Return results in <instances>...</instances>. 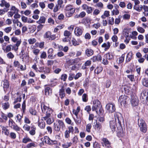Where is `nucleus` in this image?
I'll use <instances>...</instances> for the list:
<instances>
[{
  "instance_id": "obj_1",
  "label": "nucleus",
  "mask_w": 148,
  "mask_h": 148,
  "mask_svg": "<svg viewBox=\"0 0 148 148\" xmlns=\"http://www.w3.org/2000/svg\"><path fill=\"white\" fill-rule=\"evenodd\" d=\"M93 104L92 110L95 111L97 114L98 113L99 110L100 113H102L103 110L100 102L98 100H95L93 101Z\"/></svg>"
},
{
  "instance_id": "obj_2",
  "label": "nucleus",
  "mask_w": 148,
  "mask_h": 148,
  "mask_svg": "<svg viewBox=\"0 0 148 148\" xmlns=\"http://www.w3.org/2000/svg\"><path fill=\"white\" fill-rule=\"evenodd\" d=\"M75 10V8L71 5H67L65 7L64 10L66 16L67 17H69L72 16Z\"/></svg>"
},
{
  "instance_id": "obj_3",
  "label": "nucleus",
  "mask_w": 148,
  "mask_h": 148,
  "mask_svg": "<svg viewBox=\"0 0 148 148\" xmlns=\"http://www.w3.org/2000/svg\"><path fill=\"white\" fill-rule=\"evenodd\" d=\"M65 127V125L64 122L60 120H58L54 123V130L57 132H59L61 127L63 128Z\"/></svg>"
},
{
  "instance_id": "obj_4",
  "label": "nucleus",
  "mask_w": 148,
  "mask_h": 148,
  "mask_svg": "<svg viewBox=\"0 0 148 148\" xmlns=\"http://www.w3.org/2000/svg\"><path fill=\"white\" fill-rule=\"evenodd\" d=\"M41 108L42 112L45 113L46 116H51V114L53 112L51 108L46 106L44 104H41Z\"/></svg>"
},
{
  "instance_id": "obj_5",
  "label": "nucleus",
  "mask_w": 148,
  "mask_h": 148,
  "mask_svg": "<svg viewBox=\"0 0 148 148\" xmlns=\"http://www.w3.org/2000/svg\"><path fill=\"white\" fill-rule=\"evenodd\" d=\"M138 124L141 131L145 133L147 130V127L145 121L142 119H139L138 120Z\"/></svg>"
},
{
  "instance_id": "obj_6",
  "label": "nucleus",
  "mask_w": 148,
  "mask_h": 148,
  "mask_svg": "<svg viewBox=\"0 0 148 148\" xmlns=\"http://www.w3.org/2000/svg\"><path fill=\"white\" fill-rule=\"evenodd\" d=\"M128 100V97L125 95H122L120 96L119 99V102L121 106H125L127 104Z\"/></svg>"
},
{
  "instance_id": "obj_7",
  "label": "nucleus",
  "mask_w": 148,
  "mask_h": 148,
  "mask_svg": "<svg viewBox=\"0 0 148 148\" xmlns=\"http://www.w3.org/2000/svg\"><path fill=\"white\" fill-rule=\"evenodd\" d=\"M139 100L137 96L134 95L131 96V103L132 106H137Z\"/></svg>"
},
{
  "instance_id": "obj_8",
  "label": "nucleus",
  "mask_w": 148,
  "mask_h": 148,
  "mask_svg": "<svg viewBox=\"0 0 148 148\" xmlns=\"http://www.w3.org/2000/svg\"><path fill=\"white\" fill-rule=\"evenodd\" d=\"M106 109L109 113H112L115 110V105L113 103H109L106 106Z\"/></svg>"
},
{
  "instance_id": "obj_9",
  "label": "nucleus",
  "mask_w": 148,
  "mask_h": 148,
  "mask_svg": "<svg viewBox=\"0 0 148 148\" xmlns=\"http://www.w3.org/2000/svg\"><path fill=\"white\" fill-rule=\"evenodd\" d=\"M44 37L45 38L48 39L49 40H54L56 38L55 34L51 35V32L48 31L46 32L44 35Z\"/></svg>"
},
{
  "instance_id": "obj_10",
  "label": "nucleus",
  "mask_w": 148,
  "mask_h": 148,
  "mask_svg": "<svg viewBox=\"0 0 148 148\" xmlns=\"http://www.w3.org/2000/svg\"><path fill=\"white\" fill-rule=\"evenodd\" d=\"M68 129L66 130L64 133V136L65 138H68L70 137V133H73L74 132L73 127L71 126L68 127Z\"/></svg>"
},
{
  "instance_id": "obj_11",
  "label": "nucleus",
  "mask_w": 148,
  "mask_h": 148,
  "mask_svg": "<svg viewBox=\"0 0 148 148\" xmlns=\"http://www.w3.org/2000/svg\"><path fill=\"white\" fill-rule=\"evenodd\" d=\"M12 22L13 24L12 28L14 30H15L17 28L16 25L17 26H18L19 27H21L23 26L22 23L19 21L18 19H13Z\"/></svg>"
},
{
  "instance_id": "obj_12",
  "label": "nucleus",
  "mask_w": 148,
  "mask_h": 148,
  "mask_svg": "<svg viewBox=\"0 0 148 148\" xmlns=\"http://www.w3.org/2000/svg\"><path fill=\"white\" fill-rule=\"evenodd\" d=\"M51 116H46L42 118V120H44L46 121L47 124L50 125L54 121V120L53 118L51 117Z\"/></svg>"
},
{
  "instance_id": "obj_13",
  "label": "nucleus",
  "mask_w": 148,
  "mask_h": 148,
  "mask_svg": "<svg viewBox=\"0 0 148 148\" xmlns=\"http://www.w3.org/2000/svg\"><path fill=\"white\" fill-rule=\"evenodd\" d=\"M114 121L117 122L119 125H121V121L123 120L121 114L119 112H117L114 114Z\"/></svg>"
},
{
  "instance_id": "obj_14",
  "label": "nucleus",
  "mask_w": 148,
  "mask_h": 148,
  "mask_svg": "<svg viewBox=\"0 0 148 148\" xmlns=\"http://www.w3.org/2000/svg\"><path fill=\"white\" fill-rule=\"evenodd\" d=\"M83 30L81 27H76L74 29V34L77 36H79L82 35Z\"/></svg>"
},
{
  "instance_id": "obj_15",
  "label": "nucleus",
  "mask_w": 148,
  "mask_h": 148,
  "mask_svg": "<svg viewBox=\"0 0 148 148\" xmlns=\"http://www.w3.org/2000/svg\"><path fill=\"white\" fill-rule=\"evenodd\" d=\"M21 44V41H18L16 44L14 45H10V51L11 49L15 51H17L18 49V47Z\"/></svg>"
},
{
  "instance_id": "obj_16",
  "label": "nucleus",
  "mask_w": 148,
  "mask_h": 148,
  "mask_svg": "<svg viewBox=\"0 0 148 148\" xmlns=\"http://www.w3.org/2000/svg\"><path fill=\"white\" fill-rule=\"evenodd\" d=\"M116 122L114 120L111 121L110 122V125L112 131L114 132L115 130Z\"/></svg>"
},
{
  "instance_id": "obj_17",
  "label": "nucleus",
  "mask_w": 148,
  "mask_h": 148,
  "mask_svg": "<svg viewBox=\"0 0 148 148\" xmlns=\"http://www.w3.org/2000/svg\"><path fill=\"white\" fill-rule=\"evenodd\" d=\"M131 32V29H130L125 28L123 31V35L125 38H129V33Z\"/></svg>"
},
{
  "instance_id": "obj_18",
  "label": "nucleus",
  "mask_w": 148,
  "mask_h": 148,
  "mask_svg": "<svg viewBox=\"0 0 148 148\" xmlns=\"http://www.w3.org/2000/svg\"><path fill=\"white\" fill-rule=\"evenodd\" d=\"M71 42L73 45L75 46L79 45L82 42V41L80 38H78L76 40L73 38L72 39Z\"/></svg>"
},
{
  "instance_id": "obj_19",
  "label": "nucleus",
  "mask_w": 148,
  "mask_h": 148,
  "mask_svg": "<svg viewBox=\"0 0 148 148\" xmlns=\"http://www.w3.org/2000/svg\"><path fill=\"white\" fill-rule=\"evenodd\" d=\"M141 97L144 100H147L148 99V92L147 90H144L141 95Z\"/></svg>"
},
{
  "instance_id": "obj_20",
  "label": "nucleus",
  "mask_w": 148,
  "mask_h": 148,
  "mask_svg": "<svg viewBox=\"0 0 148 148\" xmlns=\"http://www.w3.org/2000/svg\"><path fill=\"white\" fill-rule=\"evenodd\" d=\"M53 49L51 48L49 49L48 50L47 53L48 54V58H49L53 59L55 58L56 55H55L54 56H53Z\"/></svg>"
},
{
  "instance_id": "obj_21",
  "label": "nucleus",
  "mask_w": 148,
  "mask_h": 148,
  "mask_svg": "<svg viewBox=\"0 0 148 148\" xmlns=\"http://www.w3.org/2000/svg\"><path fill=\"white\" fill-rule=\"evenodd\" d=\"M3 88L4 91L6 92L8 91L9 89V84L8 82V81L6 79L4 80L3 81Z\"/></svg>"
},
{
  "instance_id": "obj_22",
  "label": "nucleus",
  "mask_w": 148,
  "mask_h": 148,
  "mask_svg": "<svg viewBox=\"0 0 148 148\" xmlns=\"http://www.w3.org/2000/svg\"><path fill=\"white\" fill-rule=\"evenodd\" d=\"M1 3L0 4V5L1 7H5L4 8L9 9V4L7 3L5 0H2L1 1Z\"/></svg>"
},
{
  "instance_id": "obj_23",
  "label": "nucleus",
  "mask_w": 148,
  "mask_h": 148,
  "mask_svg": "<svg viewBox=\"0 0 148 148\" xmlns=\"http://www.w3.org/2000/svg\"><path fill=\"white\" fill-rule=\"evenodd\" d=\"M18 11V10L15 6H12L10 9V16H12L14 14L17 13Z\"/></svg>"
},
{
  "instance_id": "obj_24",
  "label": "nucleus",
  "mask_w": 148,
  "mask_h": 148,
  "mask_svg": "<svg viewBox=\"0 0 148 148\" xmlns=\"http://www.w3.org/2000/svg\"><path fill=\"white\" fill-rule=\"evenodd\" d=\"M95 129L97 131L100 132L101 130V123L99 122H96V124L95 125Z\"/></svg>"
},
{
  "instance_id": "obj_25",
  "label": "nucleus",
  "mask_w": 148,
  "mask_h": 148,
  "mask_svg": "<svg viewBox=\"0 0 148 148\" xmlns=\"http://www.w3.org/2000/svg\"><path fill=\"white\" fill-rule=\"evenodd\" d=\"M45 94L46 96H48L52 94V91L50 87H46L45 89Z\"/></svg>"
},
{
  "instance_id": "obj_26",
  "label": "nucleus",
  "mask_w": 148,
  "mask_h": 148,
  "mask_svg": "<svg viewBox=\"0 0 148 148\" xmlns=\"http://www.w3.org/2000/svg\"><path fill=\"white\" fill-rule=\"evenodd\" d=\"M44 120L41 119V121L39 120L38 121V125L41 129H44L45 127V123L43 121Z\"/></svg>"
},
{
  "instance_id": "obj_27",
  "label": "nucleus",
  "mask_w": 148,
  "mask_h": 148,
  "mask_svg": "<svg viewBox=\"0 0 148 148\" xmlns=\"http://www.w3.org/2000/svg\"><path fill=\"white\" fill-rule=\"evenodd\" d=\"M93 50L90 49H87L85 51L86 54L88 57L92 56L93 54Z\"/></svg>"
},
{
  "instance_id": "obj_28",
  "label": "nucleus",
  "mask_w": 148,
  "mask_h": 148,
  "mask_svg": "<svg viewBox=\"0 0 148 148\" xmlns=\"http://www.w3.org/2000/svg\"><path fill=\"white\" fill-rule=\"evenodd\" d=\"M34 47V46L32 45L31 46V48L32 49V51L33 53L35 55L37 56L39 53L40 50L38 49L35 48Z\"/></svg>"
},
{
  "instance_id": "obj_29",
  "label": "nucleus",
  "mask_w": 148,
  "mask_h": 148,
  "mask_svg": "<svg viewBox=\"0 0 148 148\" xmlns=\"http://www.w3.org/2000/svg\"><path fill=\"white\" fill-rule=\"evenodd\" d=\"M59 95L61 98H63L65 96L64 89L63 86H62L61 88L59 90Z\"/></svg>"
},
{
  "instance_id": "obj_30",
  "label": "nucleus",
  "mask_w": 148,
  "mask_h": 148,
  "mask_svg": "<svg viewBox=\"0 0 148 148\" xmlns=\"http://www.w3.org/2000/svg\"><path fill=\"white\" fill-rule=\"evenodd\" d=\"M143 6L141 5H134L133 8L134 10L138 12H140L143 9Z\"/></svg>"
},
{
  "instance_id": "obj_31",
  "label": "nucleus",
  "mask_w": 148,
  "mask_h": 148,
  "mask_svg": "<svg viewBox=\"0 0 148 148\" xmlns=\"http://www.w3.org/2000/svg\"><path fill=\"white\" fill-rule=\"evenodd\" d=\"M110 45L109 42L106 43H104L101 45L102 47L105 48V50L108 49L110 47Z\"/></svg>"
},
{
  "instance_id": "obj_32",
  "label": "nucleus",
  "mask_w": 148,
  "mask_h": 148,
  "mask_svg": "<svg viewBox=\"0 0 148 148\" xmlns=\"http://www.w3.org/2000/svg\"><path fill=\"white\" fill-rule=\"evenodd\" d=\"M143 9L144 10L143 13L144 14L145 16H148V6L144 5L143 6Z\"/></svg>"
},
{
  "instance_id": "obj_33",
  "label": "nucleus",
  "mask_w": 148,
  "mask_h": 148,
  "mask_svg": "<svg viewBox=\"0 0 148 148\" xmlns=\"http://www.w3.org/2000/svg\"><path fill=\"white\" fill-rule=\"evenodd\" d=\"M132 52H129L127 56L126 59V62H129L130 61L132 58Z\"/></svg>"
},
{
  "instance_id": "obj_34",
  "label": "nucleus",
  "mask_w": 148,
  "mask_h": 148,
  "mask_svg": "<svg viewBox=\"0 0 148 148\" xmlns=\"http://www.w3.org/2000/svg\"><path fill=\"white\" fill-rule=\"evenodd\" d=\"M105 57L107 59L112 60L114 58L113 55L110 53L106 54L104 55Z\"/></svg>"
},
{
  "instance_id": "obj_35",
  "label": "nucleus",
  "mask_w": 148,
  "mask_h": 148,
  "mask_svg": "<svg viewBox=\"0 0 148 148\" xmlns=\"http://www.w3.org/2000/svg\"><path fill=\"white\" fill-rule=\"evenodd\" d=\"M110 15V12L108 11H104V13L101 17L103 19H105L106 17H108Z\"/></svg>"
},
{
  "instance_id": "obj_36",
  "label": "nucleus",
  "mask_w": 148,
  "mask_h": 148,
  "mask_svg": "<svg viewBox=\"0 0 148 148\" xmlns=\"http://www.w3.org/2000/svg\"><path fill=\"white\" fill-rule=\"evenodd\" d=\"M31 129L32 130L29 131V133L32 136L34 135L36 133V127L34 126H33L31 127Z\"/></svg>"
},
{
  "instance_id": "obj_37",
  "label": "nucleus",
  "mask_w": 148,
  "mask_h": 148,
  "mask_svg": "<svg viewBox=\"0 0 148 148\" xmlns=\"http://www.w3.org/2000/svg\"><path fill=\"white\" fill-rule=\"evenodd\" d=\"M64 25L63 24H60V25L58 26L57 27L55 28L54 30V32H56L60 29H61L63 28Z\"/></svg>"
},
{
  "instance_id": "obj_38",
  "label": "nucleus",
  "mask_w": 148,
  "mask_h": 148,
  "mask_svg": "<svg viewBox=\"0 0 148 148\" xmlns=\"http://www.w3.org/2000/svg\"><path fill=\"white\" fill-rule=\"evenodd\" d=\"M142 83L144 86L146 87H148V79L145 78L143 79Z\"/></svg>"
},
{
  "instance_id": "obj_39",
  "label": "nucleus",
  "mask_w": 148,
  "mask_h": 148,
  "mask_svg": "<svg viewBox=\"0 0 148 148\" xmlns=\"http://www.w3.org/2000/svg\"><path fill=\"white\" fill-rule=\"evenodd\" d=\"M92 127V125L91 123H88L86 126V131L88 133H90L91 132V129Z\"/></svg>"
},
{
  "instance_id": "obj_40",
  "label": "nucleus",
  "mask_w": 148,
  "mask_h": 148,
  "mask_svg": "<svg viewBox=\"0 0 148 148\" xmlns=\"http://www.w3.org/2000/svg\"><path fill=\"white\" fill-rule=\"evenodd\" d=\"M102 141L103 142V143L104 144L105 146L108 147H109L110 145V143L108 140L106 138H103L102 139Z\"/></svg>"
},
{
  "instance_id": "obj_41",
  "label": "nucleus",
  "mask_w": 148,
  "mask_h": 148,
  "mask_svg": "<svg viewBox=\"0 0 148 148\" xmlns=\"http://www.w3.org/2000/svg\"><path fill=\"white\" fill-rule=\"evenodd\" d=\"M46 18L44 16H41L39 20L37 21V23L39 24L41 23H44L45 21Z\"/></svg>"
},
{
  "instance_id": "obj_42",
  "label": "nucleus",
  "mask_w": 148,
  "mask_h": 148,
  "mask_svg": "<svg viewBox=\"0 0 148 148\" xmlns=\"http://www.w3.org/2000/svg\"><path fill=\"white\" fill-rule=\"evenodd\" d=\"M80 107L79 106L78 107L76 110H73V114L77 116L78 113L80 111Z\"/></svg>"
},
{
  "instance_id": "obj_43",
  "label": "nucleus",
  "mask_w": 148,
  "mask_h": 148,
  "mask_svg": "<svg viewBox=\"0 0 148 148\" xmlns=\"http://www.w3.org/2000/svg\"><path fill=\"white\" fill-rule=\"evenodd\" d=\"M86 13L84 12H81L79 15H77L75 16V18H78L79 17L83 18L86 15Z\"/></svg>"
},
{
  "instance_id": "obj_44",
  "label": "nucleus",
  "mask_w": 148,
  "mask_h": 148,
  "mask_svg": "<svg viewBox=\"0 0 148 148\" xmlns=\"http://www.w3.org/2000/svg\"><path fill=\"white\" fill-rule=\"evenodd\" d=\"M11 39L12 41L14 43L16 42V43L18 41H20L21 43V39L19 40L17 38V37L14 36L12 37Z\"/></svg>"
},
{
  "instance_id": "obj_45",
  "label": "nucleus",
  "mask_w": 148,
  "mask_h": 148,
  "mask_svg": "<svg viewBox=\"0 0 148 148\" xmlns=\"http://www.w3.org/2000/svg\"><path fill=\"white\" fill-rule=\"evenodd\" d=\"M72 145L71 142H66L64 143L62 145V147L64 148H68Z\"/></svg>"
},
{
  "instance_id": "obj_46",
  "label": "nucleus",
  "mask_w": 148,
  "mask_h": 148,
  "mask_svg": "<svg viewBox=\"0 0 148 148\" xmlns=\"http://www.w3.org/2000/svg\"><path fill=\"white\" fill-rule=\"evenodd\" d=\"M103 70V68L101 67H98L95 70V72L97 74H99Z\"/></svg>"
},
{
  "instance_id": "obj_47",
  "label": "nucleus",
  "mask_w": 148,
  "mask_h": 148,
  "mask_svg": "<svg viewBox=\"0 0 148 148\" xmlns=\"http://www.w3.org/2000/svg\"><path fill=\"white\" fill-rule=\"evenodd\" d=\"M57 142L56 140H51L49 138V141L48 144L50 145H53L57 144Z\"/></svg>"
},
{
  "instance_id": "obj_48",
  "label": "nucleus",
  "mask_w": 148,
  "mask_h": 148,
  "mask_svg": "<svg viewBox=\"0 0 148 148\" xmlns=\"http://www.w3.org/2000/svg\"><path fill=\"white\" fill-rule=\"evenodd\" d=\"M12 128L14 130L16 131H19L20 130V128L17 125L15 124L12 125L11 126Z\"/></svg>"
},
{
  "instance_id": "obj_49",
  "label": "nucleus",
  "mask_w": 148,
  "mask_h": 148,
  "mask_svg": "<svg viewBox=\"0 0 148 148\" xmlns=\"http://www.w3.org/2000/svg\"><path fill=\"white\" fill-rule=\"evenodd\" d=\"M71 32L67 30H65L64 33V35L66 37H69L71 34Z\"/></svg>"
},
{
  "instance_id": "obj_50",
  "label": "nucleus",
  "mask_w": 148,
  "mask_h": 148,
  "mask_svg": "<svg viewBox=\"0 0 148 148\" xmlns=\"http://www.w3.org/2000/svg\"><path fill=\"white\" fill-rule=\"evenodd\" d=\"M79 58H76L75 59L71 60H70V62L71 63V64L75 63H78L79 61L80 60Z\"/></svg>"
},
{
  "instance_id": "obj_51",
  "label": "nucleus",
  "mask_w": 148,
  "mask_h": 148,
  "mask_svg": "<svg viewBox=\"0 0 148 148\" xmlns=\"http://www.w3.org/2000/svg\"><path fill=\"white\" fill-rule=\"evenodd\" d=\"M122 17V16L121 15H119V16L118 18H116L115 19V23L116 24H119V23H120L121 21V19Z\"/></svg>"
},
{
  "instance_id": "obj_52",
  "label": "nucleus",
  "mask_w": 148,
  "mask_h": 148,
  "mask_svg": "<svg viewBox=\"0 0 148 148\" xmlns=\"http://www.w3.org/2000/svg\"><path fill=\"white\" fill-rule=\"evenodd\" d=\"M82 101L84 102H87L88 100L87 95L85 93L83 94L82 96Z\"/></svg>"
},
{
  "instance_id": "obj_53",
  "label": "nucleus",
  "mask_w": 148,
  "mask_h": 148,
  "mask_svg": "<svg viewBox=\"0 0 148 148\" xmlns=\"http://www.w3.org/2000/svg\"><path fill=\"white\" fill-rule=\"evenodd\" d=\"M35 144L34 143H31L27 144L26 146L24 148H30L32 147H34Z\"/></svg>"
},
{
  "instance_id": "obj_54",
  "label": "nucleus",
  "mask_w": 148,
  "mask_h": 148,
  "mask_svg": "<svg viewBox=\"0 0 148 148\" xmlns=\"http://www.w3.org/2000/svg\"><path fill=\"white\" fill-rule=\"evenodd\" d=\"M2 49L5 53H8L9 51V45L2 47Z\"/></svg>"
},
{
  "instance_id": "obj_55",
  "label": "nucleus",
  "mask_w": 148,
  "mask_h": 148,
  "mask_svg": "<svg viewBox=\"0 0 148 148\" xmlns=\"http://www.w3.org/2000/svg\"><path fill=\"white\" fill-rule=\"evenodd\" d=\"M30 127L27 124H25L23 126V128L25 131H29Z\"/></svg>"
},
{
  "instance_id": "obj_56",
  "label": "nucleus",
  "mask_w": 148,
  "mask_h": 148,
  "mask_svg": "<svg viewBox=\"0 0 148 148\" xmlns=\"http://www.w3.org/2000/svg\"><path fill=\"white\" fill-rule=\"evenodd\" d=\"M9 104L8 102H6L3 104V108L4 110H6L8 108Z\"/></svg>"
},
{
  "instance_id": "obj_57",
  "label": "nucleus",
  "mask_w": 148,
  "mask_h": 148,
  "mask_svg": "<svg viewBox=\"0 0 148 148\" xmlns=\"http://www.w3.org/2000/svg\"><path fill=\"white\" fill-rule=\"evenodd\" d=\"M31 141V139L27 137H25L23 138L22 140V142L25 143H26L28 142H30Z\"/></svg>"
},
{
  "instance_id": "obj_58",
  "label": "nucleus",
  "mask_w": 148,
  "mask_h": 148,
  "mask_svg": "<svg viewBox=\"0 0 148 148\" xmlns=\"http://www.w3.org/2000/svg\"><path fill=\"white\" fill-rule=\"evenodd\" d=\"M124 58L125 55L124 54L122 55L121 56L119 59V63H121L123 62L124 60Z\"/></svg>"
},
{
  "instance_id": "obj_59",
  "label": "nucleus",
  "mask_w": 148,
  "mask_h": 148,
  "mask_svg": "<svg viewBox=\"0 0 148 148\" xmlns=\"http://www.w3.org/2000/svg\"><path fill=\"white\" fill-rule=\"evenodd\" d=\"M83 22L85 25H89L90 23V20L89 18H85L83 20Z\"/></svg>"
},
{
  "instance_id": "obj_60",
  "label": "nucleus",
  "mask_w": 148,
  "mask_h": 148,
  "mask_svg": "<svg viewBox=\"0 0 148 148\" xmlns=\"http://www.w3.org/2000/svg\"><path fill=\"white\" fill-rule=\"evenodd\" d=\"M36 40L34 38H31L28 40V41L30 44H32L34 43Z\"/></svg>"
},
{
  "instance_id": "obj_61",
  "label": "nucleus",
  "mask_w": 148,
  "mask_h": 148,
  "mask_svg": "<svg viewBox=\"0 0 148 148\" xmlns=\"http://www.w3.org/2000/svg\"><path fill=\"white\" fill-rule=\"evenodd\" d=\"M43 139V141L45 143L48 144L49 142V138L47 136H45L44 138H42Z\"/></svg>"
},
{
  "instance_id": "obj_62",
  "label": "nucleus",
  "mask_w": 148,
  "mask_h": 148,
  "mask_svg": "<svg viewBox=\"0 0 148 148\" xmlns=\"http://www.w3.org/2000/svg\"><path fill=\"white\" fill-rule=\"evenodd\" d=\"M3 132L7 136H8L9 134V132L8 130L5 127H4L3 129Z\"/></svg>"
},
{
  "instance_id": "obj_63",
  "label": "nucleus",
  "mask_w": 148,
  "mask_h": 148,
  "mask_svg": "<svg viewBox=\"0 0 148 148\" xmlns=\"http://www.w3.org/2000/svg\"><path fill=\"white\" fill-rule=\"evenodd\" d=\"M101 24L100 23H95L92 25L93 27L96 29H97L101 26Z\"/></svg>"
},
{
  "instance_id": "obj_64",
  "label": "nucleus",
  "mask_w": 148,
  "mask_h": 148,
  "mask_svg": "<svg viewBox=\"0 0 148 148\" xmlns=\"http://www.w3.org/2000/svg\"><path fill=\"white\" fill-rule=\"evenodd\" d=\"M93 148H100V145L96 142L94 143L93 145Z\"/></svg>"
}]
</instances>
